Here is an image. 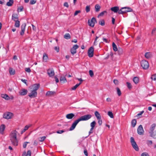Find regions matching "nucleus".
<instances>
[{
  "mask_svg": "<svg viewBox=\"0 0 156 156\" xmlns=\"http://www.w3.org/2000/svg\"><path fill=\"white\" fill-rule=\"evenodd\" d=\"M79 48L77 44L74 45L70 49V52L72 55H74L76 52V49Z\"/></svg>",
  "mask_w": 156,
  "mask_h": 156,
  "instance_id": "nucleus-8",
  "label": "nucleus"
},
{
  "mask_svg": "<svg viewBox=\"0 0 156 156\" xmlns=\"http://www.w3.org/2000/svg\"><path fill=\"white\" fill-rule=\"evenodd\" d=\"M107 13V12L105 11L102 12L98 15V17H99V16H103L105 13Z\"/></svg>",
  "mask_w": 156,
  "mask_h": 156,
  "instance_id": "nucleus-41",
  "label": "nucleus"
},
{
  "mask_svg": "<svg viewBox=\"0 0 156 156\" xmlns=\"http://www.w3.org/2000/svg\"><path fill=\"white\" fill-rule=\"evenodd\" d=\"M151 79L152 80L155 81L156 80V74H154L151 76Z\"/></svg>",
  "mask_w": 156,
  "mask_h": 156,
  "instance_id": "nucleus-44",
  "label": "nucleus"
},
{
  "mask_svg": "<svg viewBox=\"0 0 156 156\" xmlns=\"http://www.w3.org/2000/svg\"><path fill=\"white\" fill-rule=\"evenodd\" d=\"M18 17L17 14H14L12 16V19L14 20V19L18 20Z\"/></svg>",
  "mask_w": 156,
  "mask_h": 156,
  "instance_id": "nucleus-35",
  "label": "nucleus"
},
{
  "mask_svg": "<svg viewBox=\"0 0 156 156\" xmlns=\"http://www.w3.org/2000/svg\"><path fill=\"white\" fill-rule=\"evenodd\" d=\"M98 120V123L99 126L101 125L102 122L101 119V118L100 119H97Z\"/></svg>",
  "mask_w": 156,
  "mask_h": 156,
  "instance_id": "nucleus-48",
  "label": "nucleus"
},
{
  "mask_svg": "<svg viewBox=\"0 0 156 156\" xmlns=\"http://www.w3.org/2000/svg\"><path fill=\"white\" fill-rule=\"evenodd\" d=\"M56 93L54 91H48L46 93V96L48 97H52Z\"/></svg>",
  "mask_w": 156,
  "mask_h": 156,
  "instance_id": "nucleus-16",
  "label": "nucleus"
},
{
  "mask_svg": "<svg viewBox=\"0 0 156 156\" xmlns=\"http://www.w3.org/2000/svg\"><path fill=\"white\" fill-rule=\"evenodd\" d=\"M9 2H8L6 3V5L9 6H11L13 3V0H9Z\"/></svg>",
  "mask_w": 156,
  "mask_h": 156,
  "instance_id": "nucleus-32",
  "label": "nucleus"
},
{
  "mask_svg": "<svg viewBox=\"0 0 156 156\" xmlns=\"http://www.w3.org/2000/svg\"><path fill=\"white\" fill-rule=\"evenodd\" d=\"M86 12H89L90 10V5H87L86 6Z\"/></svg>",
  "mask_w": 156,
  "mask_h": 156,
  "instance_id": "nucleus-46",
  "label": "nucleus"
},
{
  "mask_svg": "<svg viewBox=\"0 0 156 156\" xmlns=\"http://www.w3.org/2000/svg\"><path fill=\"white\" fill-rule=\"evenodd\" d=\"M13 116V114L9 112H5L3 115V117L6 119H11L12 118Z\"/></svg>",
  "mask_w": 156,
  "mask_h": 156,
  "instance_id": "nucleus-7",
  "label": "nucleus"
},
{
  "mask_svg": "<svg viewBox=\"0 0 156 156\" xmlns=\"http://www.w3.org/2000/svg\"><path fill=\"white\" fill-rule=\"evenodd\" d=\"M99 24L101 26H104L105 24V21L104 20H101L99 21Z\"/></svg>",
  "mask_w": 156,
  "mask_h": 156,
  "instance_id": "nucleus-40",
  "label": "nucleus"
},
{
  "mask_svg": "<svg viewBox=\"0 0 156 156\" xmlns=\"http://www.w3.org/2000/svg\"><path fill=\"white\" fill-rule=\"evenodd\" d=\"M133 11V9L130 8L125 7H122L118 12L119 14H123L128 12Z\"/></svg>",
  "mask_w": 156,
  "mask_h": 156,
  "instance_id": "nucleus-3",
  "label": "nucleus"
},
{
  "mask_svg": "<svg viewBox=\"0 0 156 156\" xmlns=\"http://www.w3.org/2000/svg\"><path fill=\"white\" fill-rule=\"evenodd\" d=\"M126 83L128 88L129 89H131L132 88V85L129 82H127Z\"/></svg>",
  "mask_w": 156,
  "mask_h": 156,
  "instance_id": "nucleus-43",
  "label": "nucleus"
},
{
  "mask_svg": "<svg viewBox=\"0 0 156 156\" xmlns=\"http://www.w3.org/2000/svg\"><path fill=\"white\" fill-rule=\"evenodd\" d=\"M2 98H5L6 100H9L10 99V98L8 95L6 94H2L1 95Z\"/></svg>",
  "mask_w": 156,
  "mask_h": 156,
  "instance_id": "nucleus-25",
  "label": "nucleus"
},
{
  "mask_svg": "<svg viewBox=\"0 0 156 156\" xmlns=\"http://www.w3.org/2000/svg\"><path fill=\"white\" fill-rule=\"evenodd\" d=\"M17 133V132L15 130L12 132L10 135V140L12 144L14 146H17L18 145V140L16 137Z\"/></svg>",
  "mask_w": 156,
  "mask_h": 156,
  "instance_id": "nucleus-2",
  "label": "nucleus"
},
{
  "mask_svg": "<svg viewBox=\"0 0 156 156\" xmlns=\"http://www.w3.org/2000/svg\"><path fill=\"white\" fill-rule=\"evenodd\" d=\"M55 49L58 52L59 51V48L58 47H55Z\"/></svg>",
  "mask_w": 156,
  "mask_h": 156,
  "instance_id": "nucleus-62",
  "label": "nucleus"
},
{
  "mask_svg": "<svg viewBox=\"0 0 156 156\" xmlns=\"http://www.w3.org/2000/svg\"><path fill=\"white\" fill-rule=\"evenodd\" d=\"M111 10L114 12L115 13H117L119 11V8L118 6H114L113 7H112L111 8Z\"/></svg>",
  "mask_w": 156,
  "mask_h": 156,
  "instance_id": "nucleus-19",
  "label": "nucleus"
},
{
  "mask_svg": "<svg viewBox=\"0 0 156 156\" xmlns=\"http://www.w3.org/2000/svg\"><path fill=\"white\" fill-rule=\"evenodd\" d=\"M141 66L144 69H147L149 67V64L147 61L145 60H143L141 62Z\"/></svg>",
  "mask_w": 156,
  "mask_h": 156,
  "instance_id": "nucleus-5",
  "label": "nucleus"
},
{
  "mask_svg": "<svg viewBox=\"0 0 156 156\" xmlns=\"http://www.w3.org/2000/svg\"><path fill=\"white\" fill-rule=\"evenodd\" d=\"M151 136L153 138H156V130L154 131V133L152 134Z\"/></svg>",
  "mask_w": 156,
  "mask_h": 156,
  "instance_id": "nucleus-45",
  "label": "nucleus"
},
{
  "mask_svg": "<svg viewBox=\"0 0 156 156\" xmlns=\"http://www.w3.org/2000/svg\"><path fill=\"white\" fill-rule=\"evenodd\" d=\"M45 136H43L39 138V140L40 142H42L44 141V140L45 139Z\"/></svg>",
  "mask_w": 156,
  "mask_h": 156,
  "instance_id": "nucleus-47",
  "label": "nucleus"
},
{
  "mask_svg": "<svg viewBox=\"0 0 156 156\" xmlns=\"http://www.w3.org/2000/svg\"><path fill=\"white\" fill-rule=\"evenodd\" d=\"M25 70L26 72L29 73H30L31 71L30 68L29 67L25 68Z\"/></svg>",
  "mask_w": 156,
  "mask_h": 156,
  "instance_id": "nucleus-53",
  "label": "nucleus"
},
{
  "mask_svg": "<svg viewBox=\"0 0 156 156\" xmlns=\"http://www.w3.org/2000/svg\"><path fill=\"white\" fill-rule=\"evenodd\" d=\"M37 95V91L32 90L31 92L29 94L28 96L31 98L36 97Z\"/></svg>",
  "mask_w": 156,
  "mask_h": 156,
  "instance_id": "nucleus-11",
  "label": "nucleus"
},
{
  "mask_svg": "<svg viewBox=\"0 0 156 156\" xmlns=\"http://www.w3.org/2000/svg\"><path fill=\"white\" fill-rule=\"evenodd\" d=\"M94 49L93 47H91L88 51V55L89 57H92L94 55Z\"/></svg>",
  "mask_w": 156,
  "mask_h": 156,
  "instance_id": "nucleus-9",
  "label": "nucleus"
},
{
  "mask_svg": "<svg viewBox=\"0 0 156 156\" xmlns=\"http://www.w3.org/2000/svg\"><path fill=\"white\" fill-rule=\"evenodd\" d=\"M36 0H30V4L31 5H33L36 3Z\"/></svg>",
  "mask_w": 156,
  "mask_h": 156,
  "instance_id": "nucleus-50",
  "label": "nucleus"
},
{
  "mask_svg": "<svg viewBox=\"0 0 156 156\" xmlns=\"http://www.w3.org/2000/svg\"><path fill=\"white\" fill-rule=\"evenodd\" d=\"M94 114L97 119H100L101 118V116L99 113L98 111H95Z\"/></svg>",
  "mask_w": 156,
  "mask_h": 156,
  "instance_id": "nucleus-30",
  "label": "nucleus"
},
{
  "mask_svg": "<svg viewBox=\"0 0 156 156\" xmlns=\"http://www.w3.org/2000/svg\"><path fill=\"white\" fill-rule=\"evenodd\" d=\"M30 143V142H24L23 144V148H26L27 147V144H29Z\"/></svg>",
  "mask_w": 156,
  "mask_h": 156,
  "instance_id": "nucleus-51",
  "label": "nucleus"
},
{
  "mask_svg": "<svg viewBox=\"0 0 156 156\" xmlns=\"http://www.w3.org/2000/svg\"><path fill=\"white\" fill-rule=\"evenodd\" d=\"M47 73L49 77H52L55 75L54 71L52 69H49L48 70Z\"/></svg>",
  "mask_w": 156,
  "mask_h": 156,
  "instance_id": "nucleus-15",
  "label": "nucleus"
},
{
  "mask_svg": "<svg viewBox=\"0 0 156 156\" xmlns=\"http://www.w3.org/2000/svg\"><path fill=\"white\" fill-rule=\"evenodd\" d=\"M9 72L10 75H14L15 73V70L12 68H10L9 69Z\"/></svg>",
  "mask_w": 156,
  "mask_h": 156,
  "instance_id": "nucleus-27",
  "label": "nucleus"
},
{
  "mask_svg": "<svg viewBox=\"0 0 156 156\" xmlns=\"http://www.w3.org/2000/svg\"><path fill=\"white\" fill-rule=\"evenodd\" d=\"M94 129V128H91L89 132V135H90L91 133H92L93 132V130Z\"/></svg>",
  "mask_w": 156,
  "mask_h": 156,
  "instance_id": "nucleus-59",
  "label": "nucleus"
},
{
  "mask_svg": "<svg viewBox=\"0 0 156 156\" xmlns=\"http://www.w3.org/2000/svg\"><path fill=\"white\" fill-rule=\"evenodd\" d=\"M81 84L80 83H79L76 84L75 85L72 87L71 89L73 90H75L76 88Z\"/></svg>",
  "mask_w": 156,
  "mask_h": 156,
  "instance_id": "nucleus-36",
  "label": "nucleus"
},
{
  "mask_svg": "<svg viewBox=\"0 0 156 156\" xmlns=\"http://www.w3.org/2000/svg\"><path fill=\"white\" fill-rule=\"evenodd\" d=\"M26 26V24L25 23L23 24L21 26V31L20 33V34L21 35H23L24 34Z\"/></svg>",
  "mask_w": 156,
  "mask_h": 156,
  "instance_id": "nucleus-18",
  "label": "nucleus"
},
{
  "mask_svg": "<svg viewBox=\"0 0 156 156\" xmlns=\"http://www.w3.org/2000/svg\"><path fill=\"white\" fill-rule=\"evenodd\" d=\"M65 131L63 130H58V131H57L56 132V133H57L61 134V133H63Z\"/></svg>",
  "mask_w": 156,
  "mask_h": 156,
  "instance_id": "nucleus-58",
  "label": "nucleus"
},
{
  "mask_svg": "<svg viewBox=\"0 0 156 156\" xmlns=\"http://www.w3.org/2000/svg\"><path fill=\"white\" fill-rule=\"evenodd\" d=\"M40 85L39 83H36L33 85L32 87L31 88L33 90H37L39 88Z\"/></svg>",
  "mask_w": 156,
  "mask_h": 156,
  "instance_id": "nucleus-12",
  "label": "nucleus"
},
{
  "mask_svg": "<svg viewBox=\"0 0 156 156\" xmlns=\"http://www.w3.org/2000/svg\"><path fill=\"white\" fill-rule=\"evenodd\" d=\"M155 127L156 124L154 123L153 124L151 125L149 131L150 136L151 135L152 133H154V131H153Z\"/></svg>",
  "mask_w": 156,
  "mask_h": 156,
  "instance_id": "nucleus-13",
  "label": "nucleus"
},
{
  "mask_svg": "<svg viewBox=\"0 0 156 156\" xmlns=\"http://www.w3.org/2000/svg\"><path fill=\"white\" fill-rule=\"evenodd\" d=\"M64 37L66 39H70L71 37L69 33H66L64 35Z\"/></svg>",
  "mask_w": 156,
  "mask_h": 156,
  "instance_id": "nucleus-33",
  "label": "nucleus"
},
{
  "mask_svg": "<svg viewBox=\"0 0 156 156\" xmlns=\"http://www.w3.org/2000/svg\"><path fill=\"white\" fill-rule=\"evenodd\" d=\"M108 115H109V116L111 118H114L113 114L112 112H108Z\"/></svg>",
  "mask_w": 156,
  "mask_h": 156,
  "instance_id": "nucleus-39",
  "label": "nucleus"
},
{
  "mask_svg": "<svg viewBox=\"0 0 156 156\" xmlns=\"http://www.w3.org/2000/svg\"><path fill=\"white\" fill-rule=\"evenodd\" d=\"M117 93L119 96H120L121 95V92L119 88L118 87L116 88Z\"/></svg>",
  "mask_w": 156,
  "mask_h": 156,
  "instance_id": "nucleus-38",
  "label": "nucleus"
},
{
  "mask_svg": "<svg viewBox=\"0 0 156 156\" xmlns=\"http://www.w3.org/2000/svg\"><path fill=\"white\" fill-rule=\"evenodd\" d=\"M117 51H118L119 54V55H121L123 53V50L122 48H118Z\"/></svg>",
  "mask_w": 156,
  "mask_h": 156,
  "instance_id": "nucleus-42",
  "label": "nucleus"
},
{
  "mask_svg": "<svg viewBox=\"0 0 156 156\" xmlns=\"http://www.w3.org/2000/svg\"><path fill=\"white\" fill-rule=\"evenodd\" d=\"M63 5L64 6L66 7L67 8H68L69 7V5L67 2H65L64 3Z\"/></svg>",
  "mask_w": 156,
  "mask_h": 156,
  "instance_id": "nucleus-63",
  "label": "nucleus"
},
{
  "mask_svg": "<svg viewBox=\"0 0 156 156\" xmlns=\"http://www.w3.org/2000/svg\"><path fill=\"white\" fill-rule=\"evenodd\" d=\"M23 10V6H21L18 8V12H20Z\"/></svg>",
  "mask_w": 156,
  "mask_h": 156,
  "instance_id": "nucleus-49",
  "label": "nucleus"
},
{
  "mask_svg": "<svg viewBox=\"0 0 156 156\" xmlns=\"http://www.w3.org/2000/svg\"><path fill=\"white\" fill-rule=\"evenodd\" d=\"M101 8V7L98 4H96L95 6V11L97 12H98Z\"/></svg>",
  "mask_w": 156,
  "mask_h": 156,
  "instance_id": "nucleus-24",
  "label": "nucleus"
},
{
  "mask_svg": "<svg viewBox=\"0 0 156 156\" xmlns=\"http://www.w3.org/2000/svg\"><path fill=\"white\" fill-rule=\"evenodd\" d=\"M130 142L131 143L132 145L133 148L136 151H138L139 148L136 142L134 140V138L133 137H131L130 138Z\"/></svg>",
  "mask_w": 156,
  "mask_h": 156,
  "instance_id": "nucleus-4",
  "label": "nucleus"
},
{
  "mask_svg": "<svg viewBox=\"0 0 156 156\" xmlns=\"http://www.w3.org/2000/svg\"><path fill=\"white\" fill-rule=\"evenodd\" d=\"M144 131L143 126L141 125H140L137 129V133L140 135H143Z\"/></svg>",
  "mask_w": 156,
  "mask_h": 156,
  "instance_id": "nucleus-10",
  "label": "nucleus"
},
{
  "mask_svg": "<svg viewBox=\"0 0 156 156\" xmlns=\"http://www.w3.org/2000/svg\"><path fill=\"white\" fill-rule=\"evenodd\" d=\"M28 91L27 90L24 89H22L19 92L20 95L21 96L25 95L27 94Z\"/></svg>",
  "mask_w": 156,
  "mask_h": 156,
  "instance_id": "nucleus-14",
  "label": "nucleus"
},
{
  "mask_svg": "<svg viewBox=\"0 0 156 156\" xmlns=\"http://www.w3.org/2000/svg\"><path fill=\"white\" fill-rule=\"evenodd\" d=\"M48 59V57L47 54L44 53L43 54V60L44 62H47Z\"/></svg>",
  "mask_w": 156,
  "mask_h": 156,
  "instance_id": "nucleus-22",
  "label": "nucleus"
},
{
  "mask_svg": "<svg viewBox=\"0 0 156 156\" xmlns=\"http://www.w3.org/2000/svg\"><path fill=\"white\" fill-rule=\"evenodd\" d=\"M96 122L95 121H94L91 122L90 124V126L92 128H94V127L96 125Z\"/></svg>",
  "mask_w": 156,
  "mask_h": 156,
  "instance_id": "nucleus-34",
  "label": "nucleus"
},
{
  "mask_svg": "<svg viewBox=\"0 0 156 156\" xmlns=\"http://www.w3.org/2000/svg\"><path fill=\"white\" fill-rule=\"evenodd\" d=\"M151 34L153 35L156 34V28H154L152 30Z\"/></svg>",
  "mask_w": 156,
  "mask_h": 156,
  "instance_id": "nucleus-52",
  "label": "nucleus"
},
{
  "mask_svg": "<svg viewBox=\"0 0 156 156\" xmlns=\"http://www.w3.org/2000/svg\"><path fill=\"white\" fill-rule=\"evenodd\" d=\"M113 82L116 85H118L119 83L118 80L116 79H114L113 80Z\"/></svg>",
  "mask_w": 156,
  "mask_h": 156,
  "instance_id": "nucleus-55",
  "label": "nucleus"
},
{
  "mask_svg": "<svg viewBox=\"0 0 156 156\" xmlns=\"http://www.w3.org/2000/svg\"><path fill=\"white\" fill-rule=\"evenodd\" d=\"M75 116L74 114L71 113L67 114L66 115V117L68 119H72Z\"/></svg>",
  "mask_w": 156,
  "mask_h": 156,
  "instance_id": "nucleus-20",
  "label": "nucleus"
},
{
  "mask_svg": "<svg viewBox=\"0 0 156 156\" xmlns=\"http://www.w3.org/2000/svg\"><path fill=\"white\" fill-rule=\"evenodd\" d=\"M31 154V151L30 150H28L27 151L26 156H30Z\"/></svg>",
  "mask_w": 156,
  "mask_h": 156,
  "instance_id": "nucleus-57",
  "label": "nucleus"
},
{
  "mask_svg": "<svg viewBox=\"0 0 156 156\" xmlns=\"http://www.w3.org/2000/svg\"><path fill=\"white\" fill-rule=\"evenodd\" d=\"M60 81L62 83H64L67 82L64 76L61 77L60 78Z\"/></svg>",
  "mask_w": 156,
  "mask_h": 156,
  "instance_id": "nucleus-21",
  "label": "nucleus"
},
{
  "mask_svg": "<svg viewBox=\"0 0 156 156\" xmlns=\"http://www.w3.org/2000/svg\"><path fill=\"white\" fill-rule=\"evenodd\" d=\"M81 11L80 10L76 11L74 14V16L77 15L78 13H80Z\"/></svg>",
  "mask_w": 156,
  "mask_h": 156,
  "instance_id": "nucleus-60",
  "label": "nucleus"
},
{
  "mask_svg": "<svg viewBox=\"0 0 156 156\" xmlns=\"http://www.w3.org/2000/svg\"><path fill=\"white\" fill-rule=\"evenodd\" d=\"M133 80L135 84H136L139 83V79L138 77H135L133 78Z\"/></svg>",
  "mask_w": 156,
  "mask_h": 156,
  "instance_id": "nucleus-31",
  "label": "nucleus"
},
{
  "mask_svg": "<svg viewBox=\"0 0 156 156\" xmlns=\"http://www.w3.org/2000/svg\"><path fill=\"white\" fill-rule=\"evenodd\" d=\"M14 20L15 22V26L16 27H18L20 26V22L18 20H17L15 19Z\"/></svg>",
  "mask_w": 156,
  "mask_h": 156,
  "instance_id": "nucleus-26",
  "label": "nucleus"
},
{
  "mask_svg": "<svg viewBox=\"0 0 156 156\" xmlns=\"http://www.w3.org/2000/svg\"><path fill=\"white\" fill-rule=\"evenodd\" d=\"M144 112V111H141L136 116H138L140 115H141Z\"/></svg>",
  "mask_w": 156,
  "mask_h": 156,
  "instance_id": "nucleus-61",
  "label": "nucleus"
},
{
  "mask_svg": "<svg viewBox=\"0 0 156 156\" xmlns=\"http://www.w3.org/2000/svg\"><path fill=\"white\" fill-rule=\"evenodd\" d=\"M84 153L86 156H88V153L87 152V151L86 149H85L84 150Z\"/></svg>",
  "mask_w": 156,
  "mask_h": 156,
  "instance_id": "nucleus-64",
  "label": "nucleus"
},
{
  "mask_svg": "<svg viewBox=\"0 0 156 156\" xmlns=\"http://www.w3.org/2000/svg\"><path fill=\"white\" fill-rule=\"evenodd\" d=\"M136 119H134L131 122V125H132V126L133 127H134L135 126L136 124Z\"/></svg>",
  "mask_w": 156,
  "mask_h": 156,
  "instance_id": "nucleus-29",
  "label": "nucleus"
},
{
  "mask_svg": "<svg viewBox=\"0 0 156 156\" xmlns=\"http://www.w3.org/2000/svg\"><path fill=\"white\" fill-rule=\"evenodd\" d=\"M5 129V126L4 124L0 126V133L3 134L4 133V131Z\"/></svg>",
  "mask_w": 156,
  "mask_h": 156,
  "instance_id": "nucleus-23",
  "label": "nucleus"
},
{
  "mask_svg": "<svg viewBox=\"0 0 156 156\" xmlns=\"http://www.w3.org/2000/svg\"><path fill=\"white\" fill-rule=\"evenodd\" d=\"M97 23V21L96 19L94 17H93L91 20H88V25L92 27H94L95 24Z\"/></svg>",
  "mask_w": 156,
  "mask_h": 156,
  "instance_id": "nucleus-6",
  "label": "nucleus"
},
{
  "mask_svg": "<svg viewBox=\"0 0 156 156\" xmlns=\"http://www.w3.org/2000/svg\"><path fill=\"white\" fill-rule=\"evenodd\" d=\"M29 126L27 125L22 130L21 132V134L23 133L26 130H27L29 128Z\"/></svg>",
  "mask_w": 156,
  "mask_h": 156,
  "instance_id": "nucleus-37",
  "label": "nucleus"
},
{
  "mask_svg": "<svg viewBox=\"0 0 156 156\" xmlns=\"http://www.w3.org/2000/svg\"><path fill=\"white\" fill-rule=\"evenodd\" d=\"M89 73L91 77H92L94 76V73L92 70H90L89 71Z\"/></svg>",
  "mask_w": 156,
  "mask_h": 156,
  "instance_id": "nucleus-54",
  "label": "nucleus"
},
{
  "mask_svg": "<svg viewBox=\"0 0 156 156\" xmlns=\"http://www.w3.org/2000/svg\"><path fill=\"white\" fill-rule=\"evenodd\" d=\"M92 115L90 114H87L81 116L77 119L72 124L69 130L72 131L75 128L77 124L81 121H85L91 119Z\"/></svg>",
  "mask_w": 156,
  "mask_h": 156,
  "instance_id": "nucleus-1",
  "label": "nucleus"
},
{
  "mask_svg": "<svg viewBox=\"0 0 156 156\" xmlns=\"http://www.w3.org/2000/svg\"><path fill=\"white\" fill-rule=\"evenodd\" d=\"M152 54L151 52H146L144 55L145 57L147 59H150L152 57Z\"/></svg>",
  "mask_w": 156,
  "mask_h": 156,
  "instance_id": "nucleus-17",
  "label": "nucleus"
},
{
  "mask_svg": "<svg viewBox=\"0 0 156 156\" xmlns=\"http://www.w3.org/2000/svg\"><path fill=\"white\" fill-rule=\"evenodd\" d=\"M141 156H149V155L147 152H144L141 154Z\"/></svg>",
  "mask_w": 156,
  "mask_h": 156,
  "instance_id": "nucleus-56",
  "label": "nucleus"
},
{
  "mask_svg": "<svg viewBox=\"0 0 156 156\" xmlns=\"http://www.w3.org/2000/svg\"><path fill=\"white\" fill-rule=\"evenodd\" d=\"M112 45L113 49V50L115 51H117L118 49L117 48L116 45V44H115V43L114 42H113L112 43Z\"/></svg>",
  "mask_w": 156,
  "mask_h": 156,
  "instance_id": "nucleus-28",
  "label": "nucleus"
}]
</instances>
